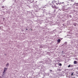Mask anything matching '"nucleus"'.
Masks as SVG:
<instances>
[{"instance_id": "nucleus-3", "label": "nucleus", "mask_w": 78, "mask_h": 78, "mask_svg": "<svg viewBox=\"0 0 78 78\" xmlns=\"http://www.w3.org/2000/svg\"><path fill=\"white\" fill-rule=\"evenodd\" d=\"M74 64H78V62L76 61H74Z\"/></svg>"}, {"instance_id": "nucleus-2", "label": "nucleus", "mask_w": 78, "mask_h": 78, "mask_svg": "<svg viewBox=\"0 0 78 78\" xmlns=\"http://www.w3.org/2000/svg\"><path fill=\"white\" fill-rule=\"evenodd\" d=\"M7 69H8V68H4V72H3V75H4V74H5V72H6V71Z\"/></svg>"}, {"instance_id": "nucleus-8", "label": "nucleus", "mask_w": 78, "mask_h": 78, "mask_svg": "<svg viewBox=\"0 0 78 78\" xmlns=\"http://www.w3.org/2000/svg\"><path fill=\"white\" fill-rule=\"evenodd\" d=\"M76 23H74L73 24V25H74V26H75V27L76 26Z\"/></svg>"}, {"instance_id": "nucleus-14", "label": "nucleus", "mask_w": 78, "mask_h": 78, "mask_svg": "<svg viewBox=\"0 0 78 78\" xmlns=\"http://www.w3.org/2000/svg\"><path fill=\"white\" fill-rule=\"evenodd\" d=\"M59 70L60 71H61V70L60 69H59Z\"/></svg>"}, {"instance_id": "nucleus-12", "label": "nucleus", "mask_w": 78, "mask_h": 78, "mask_svg": "<svg viewBox=\"0 0 78 78\" xmlns=\"http://www.w3.org/2000/svg\"><path fill=\"white\" fill-rule=\"evenodd\" d=\"M54 12H56V10H55L54 11Z\"/></svg>"}, {"instance_id": "nucleus-5", "label": "nucleus", "mask_w": 78, "mask_h": 78, "mask_svg": "<svg viewBox=\"0 0 78 78\" xmlns=\"http://www.w3.org/2000/svg\"><path fill=\"white\" fill-rule=\"evenodd\" d=\"M75 74H74V73L73 72L71 74V76H74Z\"/></svg>"}, {"instance_id": "nucleus-9", "label": "nucleus", "mask_w": 78, "mask_h": 78, "mask_svg": "<svg viewBox=\"0 0 78 78\" xmlns=\"http://www.w3.org/2000/svg\"><path fill=\"white\" fill-rule=\"evenodd\" d=\"M72 67V65H69V67Z\"/></svg>"}, {"instance_id": "nucleus-6", "label": "nucleus", "mask_w": 78, "mask_h": 78, "mask_svg": "<svg viewBox=\"0 0 78 78\" xmlns=\"http://www.w3.org/2000/svg\"><path fill=\"white\" fill-rule=\"evenodd\" d=\"M9 63H7L6 65V67H8V66H9Z\"/></svg>"}, {"instance_id": "nucleus-13", "label": "nucleus", "mask_w": 78, "mask_h": 78, "mask_svg": "<svg viewBox=\"0 0 78 78\" xmlns=\"http://www.w3.org/2000/svg\"><path fill=\"white\" fill-rule=\"evenodd\" d=\"M50 72H52V70H50Z\"/></svg>"}, {"instance_id": "nucleus-7", "label": "nucleus", "mask_w": 78, "mask_h": 78, "mask_svg": "<svg viewBox=\"0 0 78 78\" xmlns=\"http://www.w3.org/2000/svg\"><path fill=\"white\" fill-rule=\"evenodd\" d=\"M58 65L59 66H62V64H61V63H59L58 64Z\"/></svg>"}, {"instance_id": "nucleus-1", "label": "nucleus", "mask_w": 78, "mask_h": 78, "mask_svg": "<svg viewBox=\"0 0 78 78\" xmlns=\"http://www.w3.org/2000/svg\"><path fill=\"white\" fill-rule=\"evenodd\" d=\"M51 7L52 8H54V9H58V7H57L55 4H53L51 5Z\"/></svg>"}, {"instance_id": "nucleus-4", "label": "nucleus", "mask_w": 78, "mask_h": 78, "mask_svg": "<svg viewBox=\"0 0 78 78\" xmlns=\"http://www.w3.org/2000/svg\"><path fill=\"white\" fill-rule=\"evenodd\" d=\"M60 42H61V40H60V39H58L57 40V42L58 43H60Z\"/></svg>"}, {"instance_id": "nucleus-11", "label": "nucleus", "mask_w": 78, "mask_h": 78, "mask_svg": "<svg viewBox=\"0 0 78 78\" xmlns=\"http://www.w3.org/2000/svg\"><path fill=\"white\" fill-rule=\"evenodd\" d=\"M5 8V7H4V6H2V8Z\"/></svg>"}, {"instance_id": "nucleus-10", "label": "nucleus", "mask_w": 78, "mask_h": 78, "mask_svg": "<svg viewBox=\"0 0 78 78\" xmlns=\"http://www.w3.org/2000/svg\"><path fill=\"white\" fill-rule=\"evenodd\" d=\"M29 30H30V31H32V30H33V29H31V28H30L29 29Z\"/></svg>"}]
</instances>
